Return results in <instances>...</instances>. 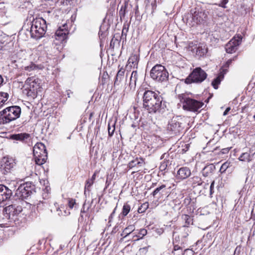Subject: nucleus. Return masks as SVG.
I'll return each instance as SVG.
<instances>
[{
  "label": "nucleus",
  "mask_w": 255,
  "mask_h": 255,
  "mask_svg": "<svg viewBox=\"0 0 255 255\" xmlns=\"http://www.w3.org/2000/svg\"><path fill=\"white\" fill-rule=\"evenodd\" d=\"M117 207L116 206L114 210H113V211L112 212V213L111 214L110 216H109V223L111 222L113 218V217L114 216V214L115 213V212H116V209H117Z\"/></svg>",
  "instance_id": "nucleus-48"
},
{
  "label": "nucleus",
  "mask_w": 255,
  "mask_h": 255,
  "mask_svg": "<svg viewBox=\"0 0 255 255\" xmlns=\"http://www.w3.org/2000/svg\"><path fill=\"white\" fill-rule=\"evenodd\" d=\"M40 80L35 77H29L25 82V90H27L29 96H35L37 94V90L40 89Z\"/></svg>",
  "instance_id": "nucleus-9"
},
{
  "label": "nucleus",
  "mask_w": 255,
  "mask_h": 255,
  "mask_svg": "<svg viewBox=\"0 0 255 255\" xmlns=\"http://www.w3.org/2000/svg\"><path fill=\"white\" fill-rule=\"evenodd\" d=\"M115 129V126H113V128L112 129L111 127L110 126V124H109V125H108V134H109V136L111 137L113 135Z\"/></svg>",
  "instance_id": "nucleus-42"
},
{
  "label": "nucleus",
  "mask_w": 255,
  "mask_h": 255,
  "mask_svg": "<svg viewBox=\"0 0 255 255\" xmlns=\"http://www.w3.org/2000/svg\"><path fill=\"white\" fill-rule=\"evenodd\" d=\"M194 180L198 183V185H200L202 184L201 179L200 178L196 176L194 177Z\"/></svg>",
  "instance_id": "nucleus-49"
},
{
  "label": "nucleus",
  "mask_w": 255,
  "mask_h": 255,
  "mask_svg": "<svg viewBox=\"0 0 255 255\" xmlns=\"http://www.w3.org/2000/svg\"><path fill=\"white\" fill-rule=\"evenodd\" d=\"M96 173H95L92 176L91 179H89L86 181L85 186V191L84 193H86V191H90V188L91 186L93 184L94 181L96 179Z\"/></svg>",
  "instance_id": "nucleus-25"
},
{
  "label": "nucleus",
  "mask_w": 255,
  "mask_h": 255,
  "mask_svg": "<svg viewBox=\"0 0 255 255\" xmlns=\"http://www.w3.org/2000/svg\"><path fill=\"white\" fill-rule=\"evenodd\" d=\"M254 226H255V227H254V228H255V223L254 224Z\"/></svg>",
  "instance_id": "nucleus-62"
},
{
  "label": "nucleus",
  "mask_w": 255,
  "mask_h": 255,
  "mask_svg": "<svg viewBox=\"0 0 255 255\" xmlns=\"http://www.w3.org/2000/svg\"><path fill=\"white\" fill-rule=\"evenodd\" d=\"M22 211V208L21 206H16L15 205H9L4 208L3 216L8 220L15 215L19 214Z\"/></svg>",
  "instance_id": "nucleus-14"
},
{
  "label": "nucleus",
  "mask_w": 255,
  "mask_h": 255,
  "mask_svg": "<svg viewBox=\"0 0 255 255\" xmlns=\"http://www.w3.org/2000/svg\"><path fill=\"white\" fill-rule=\"evenodd\" d=\"M191 175V170L189 167H182L177 172L176 177L178 179L183 180L187 178Z\"/></svg>",
  "instance_id": "nucleus-18"
},
{
  "label": "nucleus",
  "mask_w": 255,
  "mask_h": 255,
  "mask_svg": "<svg viewBox=\"0 0 255 255\" xmlns=\"http://www.w3.org/2000/svg\"><path fill=\"white\" fill-rule=\"evenodd\" d=\"M152 9H154L156 7V0H154L151 3Z\"/></svg>",
  "instance_id": "nucleus-53"
},
{
  "label": "nucleus",
  "mask_w": 255,
  "mask_h": 255,
  "mask_svg": "<svg viewBox=\"0 0 255 255\" xmlns=\"http://www.w3.org/2000/svg\"><path fill=\"white\" fill-rule=\"evenodd\" d=\"M112 41H113V39L112 40V41H111V45L112 44Z\"/></svg>",
  "instance_id": "nucleus-61"
},
{
  "label": "nucleus",
  "mask_w": 255,
  "mask_h": 255,
  "mask_svg": "<svg viewBox=\"0 0 255 255\" xmlns=\"http://www.w3.org/2000/svg\"><path fill=\"white\" fill-rule=\"evenodd\" d=\"M3 83V79L1 75H0V87L2 85Z\"/></svg>",
  "instance_id": "nucleus-58"
},
{
  "label": "nucleus",
  "mask_w": 255,
  "mask_h": 255,
  "mask_svg": "<svg viewBox=\"0 0 255 255\" xmlns=\"http://www.w3.org/2000/svg\"><path fill=\"white\" fill-rule=\"evenodd\" d=\"M177 117L173 118L169 122L167 130L170 134L177 135L181 132L183 129L182 124Z\"/></svg>",
  "instance_id": "nucleus-12"
},
{
  "label": "nucleus",
  "mask_w": 255,
  "mask_h": 255,
  "mask_svg": "<svg viewBox=\"0 0 255 255\" xmlns=\"http://www.w3.org/2000/svg\"><path fill=\"white\" fill-rule=\"evenodd\" d=\"M128 31V28H124L122 30V35H127V32Z\"/></svg>",
  "instance_id": "nucleus-52"
},
{
  "label": "nucleus",
  "mask_w": 255,
  "mask_h": 255,
  "mask_svg": "<svg viewBox=\"0 0 255 255\" xmlns=\"http://www.w3.org/2000/svg\"><path fill=\"white\" fill-rule=\"evenodd\" d=\"M66 93L68 98H70V94L73 93V92L70 90H67Z\"/></svg>",
  "instance_id": "nucleus-57"
},
{
  "label": "nucleus",
  "mask_w": 255,
  "mask_h": 255,
  "mask_svg": "<svg viewBox=\"0 0 255 255\" xmlns=\"http://www.w3.org/2000/svg\"><path fill=\"white\" fill-rule=\"evenodd\" d=\"M239 159L240 161L250 162L251 161V156L249 153L245 152L242 153L239 157Z\"/></svg>",
  "instance_id": "nucleus-31"
},
{
  "label": "nucleus",
  "mask_w": 255,
  "mask_h": 255,
  "mask_svg": "<svg viewBox=\"0 0 255 255\" xmlns=\"http://www.w3.org/2000/svg\"><path fill=\"white\" fill-rule=\"evenodd\" d=\"M138 61L139 57L138 55L136 54H133L128 58V63L130 67L136 68L137 67Z\"/></svg>",
  "instance_id": "nucleus-23"
},
{
  "label": "nucleus",
  "mask_w": 255,
  "mask_h": 255,
  "mask_svg": "<svg viewBox=\"0 0 255 255\" xmlns=\"http://www.w3.org/2000/svg\"><path fill=\"white\" fill-rule=\"evenodd\" d=\"M242 40V36L241 35L234 37L228 42L225 45V49L227 53H233L235 52L241 44Z\"/></svg>",
  "instance_id": "nucleus-13"
},
{
  "label": "nucleus",
  "mask_w": 255,
  "mask_h": 255,
  "mask_svg": "<svg viewBox=\"0 0 255 255\" xmlns=\"http://www.w3.org/2000/svg\"><path fill=\"white\" fill-rule=\"evenodd\" d=\"M8 94L5 92H0V108L3 106L8 98Z\"/></svg>",
  "instance_id": "nucleus-29"
},
{
  "label": "nucleus",
  "mask_w": 255,
  "mask_h": 255,
  "mask_svg": "<svg viewBox=\"0 0 255 255\" xmlns=\"http://www.w3.org/2000/svg\"><path fill=\"white\" fill-rule=\"evenodd\" d=\"M168 161H167V160L163 161L161 163V164L159 166L160 170V171H165L168 166Z\"/></svg>",
  "instance_id": "nucleus-38"
},
{
  "label": "nucleus",
  "mask_w": 255,
  "mask_h": 255,
  "mask_svg": "<svg viewBox=\"0 0 255 255\" xmlns=\"http://www.w3.org/2000/svg\"><path fill=\"white\" fill-rule=\"evenodd\" d=\"M208 12L202 9H195L193 12H191L187 18L186 23L193 27L199 24H205L208 19Z\"/></svg>",
  "instance_id": "nucleus-4"
},
{
  "label": "nucleus",
  "mask_w": 255,
  "mask_h": 255,
  "mask_svg": "<svg viewBox=\"0 0 255 255\" xmlns=\"http://www.w3.org/2000/svg\"><path fill=\"white\" fill-rule=\"evenodd\" d=\"M137 79V73L136 71H133L131 73L130 77V81L129 85L131 87L133 86H135L136 81Z\"/></svg>",
  "instance_id": "nucleus-28"
},
{
  "label": "nucleus",
  "mask_w": 255,
  "mask_h": 255,
  "mask_svg": "<svg viewBox=\"0 0 255 255\" xmlns=\"http://www.w3.org/2000/svg\"><path fill=\"white\" fill-rule=\"evenodd\" d=\"M208 52L207 47L203 44L199 45L196 48V55L199 57H203L206 55Z\"/></svg>",
  "instance_id": "nucleus-20"
},
{
  "label": "nucleus",
  "mask_w": 255,
  "mask_h": 255,
  "mask_svg": "<svg viewBox=\"0 0 255 255\" xmlns=\"http://www.w3.org/2000/svg\"><path fill=\"white\" fill-rule=\"evenodd\" d=\"M147 207H148V205L146 204V203L142 204L138 209V213H141L144 212L146 210V209L147 208Z\"/></svg>",
  "instance_id": "nucleus-40"
},
{
  "label": "nucleus",
  "mask_w": 255,
  "mask_h": 255,
  "mask_svg": "<svg viewBox=\"0 0 255 255\" xmlns=\"http://www.w3.org/2000/svg\"><path fill=\"white\" fill-rule=\"evenodd\" d=\"M143 107L149 113H155L163 108V98L159 93L150 90H145L142 96Z\"/></svg>",
  "instance_id": "nucleus-1"
},
{
  "label": "nucleus",
  "mask_w": 255,
  "mask_h": 255,
  "mask_svg": "<svg viewBox=\"0 0 255 255\" xmlns=\"http://www.w3.org/2000/svg\"><path fill=\"white\" fill-rule=\"evenodd\" d=\"M230 110V108H227L223 113L224 116H226L228 114V112Z\"/></svg>",
  "instance_id": "nucleus-56"
},
{
  "label": "nucleus",
  "mask_w": 255,
  "mask_h": 255,
  "mask_svg": "<svg viewBox=\"0 0 255 255\" xmlns=\"http://www.w3.org/2000/svg\"><path fill=\"white\" fill-rule=\"evenodd\" d=\"M215 170V166L212 164H209L206 166L202 170V174L205 177H207L210 174L213 173Z\"/></svg>",
  "instance_id": "nucleus-24"
},
{
  "label": "nucleus",
  "mask_w": 255,
  "mask_h": 255,
  "mask_svg": "<svg viewBox=\"0 0 255 255\" xmlns=\"http://www.w3.org/2000/svg\"><path fill=\"white\" fill-rule=\"evenodd\" d=\"M207 73L200 67H197L185 79V83L189 84L192 83H201L207 78Z\"/></svg>",
  "instance_id": "nucleus-8"
},
{
  "label": "nucleus",
  "mask_w": 255,
  "mask_h": 255,
  "mask_svg": "<svg viewBox=\"0 0 255 255\" xmlns=\"http://www.w3.org/2000/svg\"><path fill=\"white\" fill-rule=\"evenodd\" d=\"M208 185H209V184H205V186H208Z\"/></svg>",
  "instance_id": "nucleus-60"
},
{
  "label": "nucleus",
  "mask_w": 255,
  "mask_h": 255,
  "mask_svg": "<svg viewBox=\"0 0 255 255\" xmlns=\"http://www.w3.org/2000/svg\"><path fill=\"white\" fill-rule=\"evenodd\" d=\"M119 230V226H116L113 229L112 232L113 233H116Z\"/></svg>",
  "instance_id": "nucleus-54"
},
{
  "label": "nucleus",
  "mask_w": 255,
  "mask_h": 255,
  "mask_svg": "<svg viewBox=\"0 0 255 255\" xmlns=\"http://www.w3.org/2000/svg\"><path fill=\"white\" fill-rule=\"evenodd\" d=\"M90 207V206H86V202H85L83 205L82 208L81 210V217L82 218H83V215L82 214L86 213L89 210Z\"/></svg>",
  "instance_id": "nucleus-39"
},
{
  "label": "nucleus",
  "mask_w": 255,
  "mask_h": 255,
  "mask_svg": "<svg viewBox=\"0 0 255 255\" xmlns=\"http://www.w3.org/2000/svg\"><path fill=\"white\" fill-rule=\"evenodd\" d=\"M128 6V2H125L124 5L121 7L119 11V15L121 18L124 17L126 13V9Z\"/></svg>",
  "instance_id": "nucleus-35"
},
{
  "label": "nucleus",
  "mask_w": 255,
  "mask_h": 255,
  "mask_svg": "<svg viewBox=\"0 0 255 255\" xmlns=\"http://www.w3.org/2000/svg\"><path fill=\"white\" fill-rule=\"evenodd\" d=\"M232 59H229V60H228L226 62V64H225V67H229V66H230V65L232 63Z\"/></svg>",
  "instance_id": "nucleus-50"
},
{
  "label": "nucleus",
  "mask_w": 255,
  "mask_h": 255,
  "mask_svg": "<svg viewBox=\"0 0 255 255\" xmlns=\"http://www.w3.org/2000/svg\"><path fill=\"white\" fill-rule=\"evenodd\" d=\"M166 188V185L163 184L160 186L156 188L152 192V194L153 196H156L157 194H161L162 192H163V190Z\"/></svg>",
  "instance_id": "nucleus-32"
},
{
  "label": "nucleus",
  "mask_w": 255,
  "mask_h": 255,
  "mask_svg": "<svg viewBox=\"0 0 255 255\" xmlns=\"http://www.w3.org/2000/svg\"><path fill=\"white\" fill-rule=\"evenodd\" d=\"M34 186L31 182L21 184L16 190L15 195L19 199L23 200L30 196L34 191Z\"/></svg>",
  "instance_id": "nucleus-10"
},
{
  "label": "nucleus",
  "mask_w": 255,
  "mask_h": 255,
  "mask_svg": "<svg viewBox=\"0 0 255 255\" xmlns=\"http://www.w3.org/2000/svg\"><path fill=\"white\" fill-rule=\"evenodd\" d=\"M191 198L190 196L186 197L184 200V204L186 206L189 205L191 202Z\"/></svg>",
  "instance_id": "nucleus-44"
},
{
  "label": "nucleus",
  "mask_w": 255,
  "mask_h": 255,
  "mask_svg": "<svg viewBox=\"0 0 255 255\" xmlns=\"http://www.w3.org/2000/svg\"><path fill=\"white\" fill-rule=\"evenodd\" d=\"M228 2V0H222L221 2L217 4L219 6L222 7L223 8H226V4ZM217 4V3H215Z\"/></svg>",
  "instance_id": "nucleus-43"
},
{
  "label": "nucleus",
  "mask_w": 255,
  "mask_h": 255,
  "mask_svg": "<svg viewBox=\"0 0 255 255\" xmlns=\"http://www.w3.org/2000/svg\"><path fill=\"white\" fill-rule=\"evenodd\" d=\"M137 232H134L133 234L137 233V235L135 234L133 236V238L134 237H137L136 239H135V241H138L140 239H142L146 234H147V230L145 229H141L139 231L137 230Z\"/></svg>",
  "instance_id": "nucleus-26"
},
{
  "label": "nucleus",
  "mask_w": 255,
  "mask_h": 255,
  "mask_svg": "<svg viewBox=\"0 0 255 255\" xmlns=\"http://www.w3.org/2000/svg\"><path fill=\"white\" fill-rule=\"evenodd\" d=\"M230 162L226 161L224 162L221 166L220 169V172L221 173L225 172L227 169L230 167Z\"/></svg>",
  "instance_id": "nucleus-37"
},
{
  "label": "nucleus",
  "mask_w": 255,
  "mask_h": 255,
  "mask_svg": "<svg viewBox=\"0 0 255 255\" xmlns=\"http://www.w3.org/2000/svg\"><path fill=\"white\" fill-rule=\"evenodd\" d=\"M144 164V160L141 158H136L135 159L130 161L128 166L130 169L135 167L136 166H141Z\"/></svg>",
  "instance_id": "nucleus-21"
},
{
  "label": "nucleus",
  "mask_w": 255,
  "mask_h": 255,
  "mask_svg": "<svg viewBox=\"0 0 255 255\" xmlns=\"http://www.w3.org/2000/svg\"><path fill=\"white\" fill-rule=\"evenodd\" d=\"M221 81L220 76H218L215 78L212 82V85L214 89H217L218 88V85L220 84Z\"/></svg>",
  "instance_id": "nucleus-34"
},
{
  "label": "nucleus",
  "mask_w": 255,
  "mask_h": 255,
  "mask_svg": "<svg viewBox=\"0 0 255 255\" xmlns=\"http://www.w3.org/2000/svg\"><path fill=\"white\" fill-rule=\"evenodd\" d=\"M68 33V25L66 23H64L62 26H59L55 32V38L60 41H63L67 38V34Z\"/></svg>",
  "instance_id": "nucleus-15"
},
{
  "label": "nucleus",
  "mask_w": 255,
  "mask_h": 255,
  "mask_svg": "<svg viewBox=\"0 0 255 255\" xmlns=\"http://www.w3.org/2000/svg\"><path fill=\"white\" fill-rule=\"evenodd\" d=\"M214 184H215V181H213L210 186V194L211 196L213 194V193L214 192Z\"/></svg>",
  "instance_id": "nucleus-46"
},
{
  "label": "nucleus",
  "mask_w": 255,
  "mask_h": 255,
  "mask_svg": "<svg viewBox=\"0 0 255 255\" xmlns=\"http://www.w3.org/2000/svg\"><path fill=\"white\" fill-rule=\"evenodd\" d=\"M47 29L46 21L40 18L36 19L32 22L30 33L31 36L35 39H39L45 33Z\"/></svg>",
  "instance_id": "nucleus-5"
},
{
  "label": "nucleus",
  "mask_w": 255,
  "mask_h": 255,
  "mask_svg": "<svg viewBox=\"0 0 255 255\" xmlns=\"http://www.w3.org/2000/svg\"><path fill=\"white\" fill-rule=\"evenodd\" d=\"M230 148H225L222 149V153L223 154L228 153L230 150Z\"/></svg>",
  "instance_id": "nucleus-51"
},
{
  "label": "nucleus",
  "mask_w": 255,
  "mask_h": 255,
  "mask_svg": "<svg viewBox=\"0 0 255 255\" xmlns=\"http://www.w3.org/2000/svg\"><path fill=\"white\" fill-rule=\"evenodd\" d=\"M76 204V201L75 199L72 198H69L68 199V206L70 208L72 209L73 208L74 205Z\"/></svg>",
  "instance_id": "nucleus-41"
},
{
  "label": "nucleus",
  "mask_w": 255,
  "mask_h": 255,
  "mask_svg": "<svg viewBox=\"0 0 255 255\" xmlns=\"http://www.w3.org/2000/svg\"><path fill=\"white\" fill-rule=\"evenodd\" d=\"M131 126H132V127H133V128H134V127H135L133 124H132V125H131Z\"/></svg>",
  "instance_id": "nucleus-59"
},
{
  "label": "nucleus",
  "mask_w": 255,
  "mask_h": 255,
  "mask_svg": "<svg viewBox=\"0 0 255 255\" xmlns=\"http://www.w3.org/2000/svg\"><path fill=\"white\" fill-rule=\"evenodd\" d=\"M10 138L13 140H19L23 143H26L28 140H30L31 136L29 133L23 132L12 134L10 136Z\"/></svg>",
  "instance_id": "nucleus-17"
},
{
  "label": "nucleus",
  "mask_w": 255,
  "mask_h": 255,
  "mask_svg": "<svg viewBox=\"0 0 255 255\" xmlns=\"http://www.w3.org/2000/svg\"><path fill=\"white\" fill-rule=\"evenodd\" d=\"M130 210V206L127 203H125L122 209L121 214L123 216H126Z\"/></svg>",
  "instance_id": "nucleus-30"
},
{
  "label": "nucleus",
  "mask_w": 255,
  "mask_h": 255,
  "mask_svg": "<svg viewBox=\"0 0 255 255\" xmlns=\"http://www.w3.org/2000/svg\"><path fill=\"white\" fill-rule=\"evenodd\" d=\"M182 250V249L179 246H178V245H174V250H173V251L172 252V253L174 255H175L176 251H179Z\"/></svg>",
  "instance_id": "nucleus-47"
},
{
  "label": "nucleus",
  "mask_w": 255,
  "mask_h": 255,
  "mask_svg": "<svg viewBox=\"0 0 255 255\" xmlns=\"http://www.w3.org/2000/svg\"><path fill=\"white\" fill-rule=\"evenodd\" d=\"M38 69V66L33 63H31L29 65L24 67V70L28 72H31Z\"/></svg>",
  "instance_id": "nucleus-36"
},
{
  "label": "nucleus",
  "mask_w": 255,
  "mask_h": 255,
  "mask_svg": "<svg viewBox=\"0 0 255 255\" xmlns=\"http://www.w3.org/2000/svg\"><path fill=\"white\" fill-rule=\"evenodd\" d=\"M150 75L153 80L162 82L168 80L169 74L164 66L161 64H156L150 70Z\"/></svg>",
  "instance_id": "nucleus-7"
},
{
  "label": "nucleus",
  "mask_w": 255,
  "mask_h": 255,
  "mask_svg": "<svg viewBox=\"0 0 255 255\" xmlns=\"http://www.w3.org/2000/svg\"><path fill=\"white\" fill-rule=\"evenodd\" d=\"M193 251L187 249L184 251V255H193Z\"/></svg>",
  "instance_id": "nucleus-45"
},
{
  "label": "nucleus",
  "mask_w": 255,
  "mask_h": 255,
  "mask_svg": "<svg viewBox=\"0 0 255 255\" xmlns=\"http://www.w3.org/2000/svg\"><path fill=\"white\" fill-rule=\"evenodd\" d=\"M178 98L183 105V109L185 110L196 112L202 108L204 103L202 102L191 99L185 94H180Z\"/></svg>",
  "instance_id": "nucleus-3"
},
{
  "label": "nucleus",
  "mask_w": 255,
  "mask_h": 255,
  "mask_svg": "<svg viewBox=\"0 0 255 255\" xmlns=\"http://www.w3.org/2000/svg\"><path fill=\"white\" fill-rule=\"evenodd\" d=\"M12 195V191L7 187L0 184V203L9 199Z\"/></svg>",
  "instance_id": "nucleus-16"
},
{
  "label": "nucleus",
  "mask_w": 255,
  "mask_h": 255,
  "mask_svg": "<svg viewBox=\"0 0 255 255\" xmlns=\"http://www.w3.org/2000/svg\"><path fill=\"white\" fill-rule=\"evenodd\" d=\"M175 254H176L177 255H184V252L183 253L182 250H180L179 251H176Z\"/></svg>",
  "instance_id": "nucleus-55"
},
{
  "label": "nucleus",
  "mask_w": 255,
  "mask_h": 255,
  "mask_svg": "<svg viewBox=\"0 0 255 255\" xmlns=\"http://www.w3.org/2000/svg\"><path fill=\"white\" fill-rule=\"evenodd\" d=\"M182 219L185 222V225L184 226V227H188L190 224H192L193 219L192 218L188 215H184L182 216Z\"/></svg>",
  "instance_id": "nucleus-33"
},
{
  "label": "nucleus",
  "mask_w": 255,
  "mask_h": 255,
  "mask_svg": "<svg viewBox=\"0 0 255 255\" xmlns=\"http://www.w3.org/2000/svg\"><path fill=\"white\" fill-rule=\"evenodd\" d=\"M135 230V227L133 225H131L126 228L123 231V234L121 236L125 235L124 237H127L130 233H132Z\"/></svg>",
  "instance_id": "nucleus-27"
},
{
  "label": "nucleus",
  "mask_w": 255,
  "mask_h": 255,
  "mask_svg": "<svg viewBox=\"0 0 255 255\" xmlns=\"http://www.w3.org/2000/svg\"><path fill=\"white\" fill-rule=\"evenodd\" d=\"M125 70L123 68H121L118 71L114 82L115 85H119L124 81L125 79Z\"/></svg>",
  "instance_id": "nucleus-19"
},
{
  "label": "nucleus",
  "mask_w": 255,
  "mask_h": 255,
  "mask_svg": "<svg viewBox=\"0 0 255 255\" xmlns=\"http://www.w3.org/2000/svg\"><path fill=\"white\" fill-rule=\"evenodd\" d=\"M56 212L59 216H66L70 214L69 210L63 205H61L57 208Z\"/></svg>",
  "instance_id": "nucleus-22"
},
{
  "label": "nucleus",
  "mask_w": 255,
  "mask_h": 255,
  "mask_svg": "<svg viewBox=\"0 0 255 255\" xmlns=\"http://www.w3.org/2000/svg\"><path fill=\"white\" fill-rule=\"evenodd\" d=\"M33 152L36 164L41 165L46 162L47 159V152L46 146L43 143H36L33 147Z\"/></svg>",
  "instance_id": "nucleus-6"
},
{
  "label": "nucleus",
  "mask_w": 255,
  "mask_h": 255,
  "mask_svg": "<svg viewBox=\"0 0 255 255\" xmlns=\"http://www.w3.org/2000/svg\"><path fill=\"white\" fill-rule=\"evenodd\" d=\"M21 108L17 106H13L7 107L0 112V123L6 124L15 120L20 117Z\"/></svg>",
  "instance_id": "nucleus-2"
},
{
  "label": "nucleus",
  "mask_w": 255,
  "mask_h": 255,
  "mask_svg": "<svg viewBox=\"0 0 255 255\" xmlns=\"http://www.w3.org/2000/svg\"><path fill=\"white\" fill-rule=\"evenodd\" d=\"M14 160L10 157H4L0 161V173L6 175L10 173L15 166Z\"/></svg>",
  "instance_id": "nucleus-11"
}]
</instances>
